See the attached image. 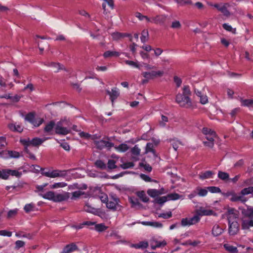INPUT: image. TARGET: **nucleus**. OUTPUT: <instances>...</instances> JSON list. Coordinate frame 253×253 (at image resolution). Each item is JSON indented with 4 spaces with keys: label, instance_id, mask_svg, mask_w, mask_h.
Wrapping results in <instances>:
<instances>
[{
    "label": "nucleus",
    "instance_id": "nucleus-1",
    "mask_svg": "<svg viewBox=\"0 0 253 253\" xmlns=\"http://www.w3.org/2000/svg\"><path fill=\"white\" fill-rule=\"evenodd\" d=\"M191 91L188 85H184L183 87L182 93H178L176 96V102L181 107L191 108L192 106L191 100L189 97Z\"/></svg>",
    "mask_w": 253,
    "mask_h": 253
},
{
    "label": "nucleus",
    "instance_id": "nucleus-2",
    "mask_svg": "<svg viewBox=\"0 0 253 253\" xmlns=\"http://www.w3.org/2000/svg\"><path fill=\"white\" fill-rule=\"evenodd\" d=\"M42 174L48 177L56 178V177H65L67 175V171L65 170L59 169H43Z\"/></svg>",
    "mask_w": 253,
    "mask_h": 253
},
{
    "label": "nucleus",
    "instance_id": "nucleus-3",
    "mask_svg": "<svg viewBox=\"0 0 253 253\" xmlns=\"http://www.w3.org/2000/svg\"><path fill=\"white\" fill-rule=\"evenodd\" d=\"M46 140V138L41 139L38 137H35L32 139L30 138H26L20 139V142L26 146L25 150L28 153L27 146H32L35 147H38L42 144L44 141Z\"/></svg>",
    "mask_w": 253,
    "mask_h": 253
},
{
    "label": "nucleus",
    "instance_id": "nucleus-4",
    "mask_svg": "<svg viewBox=\"0 0 253 253\" xmlns=\"http://www.w3.org/2000/svg\"><path fill=\"white\" fill-rule=\"evenodd\" d=\"M209 5L217 9L226 17L228 18L231 15V12L228 10V8L230 6V4L228 2L210 3Z\"/></svg>",
    "mask_w": 253,
    "mask_h": 253
},
{
    "label": "nucleus",
    "instance_id": "nucleus-5",
    "mask_svg": "<svg viewBox=\"0 0 253 253\" xmlns=\"http://www.w3.org/2000/svg\"><path fill=\"white\" fill-rule=\"evenodd\" d=\"M94 143L96 147L99 150H102L105 148L110 150L114 146V143L110 142V138L108 137H104L103 139L100 140L94 141Z\"/></svg>",
    "mask_w": 253,
    "mask_h": 253
},
{
    "label": "nucleus",
    "instance_id": "nucleus-6",
    "mask_svg": "<svg viewBox=\"0 0 253 253\" xmlns=\"http://www.w3.org/2000/svg\"><path fill=\"white\" fill-rule=\"evenodd\" d=\"M200 220L199 215L196 213L193 217L190 218H184L181 219V224L183 226H190L195 224Z\"/></svg>",
    "mask_w": 253,
    "mask_h": 253
},
{
    "label": "nucleus",
    "instance_id": "nucleus-7",
    "mask_svg": "<svg viewBox=\"0 0 253 253\" xmlns=\"http://www.w3.org/2000/svg\"><path fill=\"white\" fill-rule=\"evenodd\" d=\"M230 217H229V218ZM228 224V232L230 235H235L238 233L239 231V224L236 221L231 222V220L229 219Z\"/></svg>",
    "mask_w": 253,
    "mask_h": 253
},
{
    "label": "nucleus",
    "instance_id": "nucleus-8",
    "mask_svg": "<svg viewBox=\"0 0 253 253\" xmlns=\"http://www.w3.org/2000/svg\"><path fill=\"white\" fill-rule=\"evenodd\" d=\"M120 202V200L117 197H112L109 200H108L107 202H106V207L107 208L113 210H116L117 207H119V203Z\"/></svg>",
    "mask_w": 253,
    "mask_h": 253
},
{
    "label": "nucleus",
    "instance_id": "nucleus-9",
    "mask_svg": "<svg viewBox=\"0 0 253 253\" xmlns=\"http://www.w3.org/2000/svg\"><path fill=\"white\" fill-rule=\"evenodd\" d=\"M70 198V193L67 192H62L61 193L55 194L54 202H61L67 201Z\"/></svg>",
    "mask_w": 253,
    "mask_h": 253
},
{
    "label": "nucleus",
    "instance_id": "nucleus-10",
    "mask_svg": "<svg viewBox=\"0 0 253 253\" xmlns=\"http://www.w3.org/2000/svg\"><path fill=\"white\" fill-rule=\"evenodd\" d=\"M79 250V249L76 243H72L66 245L60 253H71L74 251Z\"/></svg>",
    "mask_w": 253,
    "mask_h": 253
},
{
    "label": "nucleus",
    "instance_id": "nucleus-11",
    "mask_svg": "<svg viewBox=\"0 0 253 253\" xmlns=\"http://www.w3.org/2000/svg\"><path fill=\"white\" fill-rule=\"evenodd\" d=\"M253 220L247 218H243L242 219L241 227L243 230H248L250 228L253 227Z\"/></svg>",
    "mask_w": 253,
    "mask_h": 253
},
{
    "label": "nucleus",
    "instance_id": "nucleus-12",
    "mask_svg": "<svg viewBox=\"0 0 253 253\" xmlns=\"http://www.w3.org/2000/svg\"><path fill=\"white\" fill-rule=\"evenodd\" d=\"M167 16L165 15H157L152 17V23L155 24H164L166 20Z\"/></svg>",
    "mask_w": 253,
    "mask_h": 253
},
{
    "label": "nucleus",
    "instance_id": "nucleus-13",
    "mask_svg": "<svg viewBox=\"0 0 253 253\" xmlns=\"http://www.w3.org/2000/svg\"><path fill=\"white\" fill-rule=\"evenodd\" d=\"M224 231V229L222 227L217 224H214L212 228L211 233L212 235L214 237H217L220 236Z\"/></svg>",
    "mask_w": 253,
    "mask_h": 253
},
{
    "label": "nucleus",
    "instance_id": "nucleus-14",
    "mask_svg": "<svg viewBox=\"0 0 253 253\" xmlns=\"http://www.w3.org/2000/svg\"><path fill=\"white\" fill-rule=\"evenodd\" d=\"M107 92L108 94L110 96L112 104H113L114 100L117 99L120 95L119 89L114 87L111 89V91L107 90Z\"/></svg>",
    "mask_w": 253,
    "mask_h": 253
},
{
    "label": "nucleus",
    "instance_id": "nucleus-15",
    "mask_svg": "<svg viewBox=\"0 0 253 253\" xmlns=\"http://www.w3.org/2000/svg\"><path fill=\"white\" fill-rule=\"evenodd\" d=\"M114 40L117 41L124 37H128L129 38L130 41H132V38L131 35L126 33H121L119 32L113 33L111 35Z\"/></svg>",
    "mask_w": 253,
    "mask_h": 253
},
{
    "label": "nucleus",
    "instance_id": "nucleus-16",
    "mask_svg": "<svg viewBox=\"0 0 253 253\" xmlns=\"http://www.w3.org/2000/svg\"><path fill=\"white\" fill-rule=\"evenodd\" d=\"M21 97L19 95H15L12 96L10 93L4 94L3 95L0 94V98H5L6 99H10L13 102H17L20 100Z\"/></svg>",
    "mask_w": 253,
    "mask_h": 253
},
{
    "label": "nucleus",
    "instance_id": "nucleus-17",
    "mask_svg": "<svg viewBox=\"0 0 253 253\" xmlns=\"http://www.w3.org/2000/svg\"><path fill=\"white\" fill-rule=\"evenodd\" d=\"M8 127L10 130L13 131L21 132L23 130L22 126L16 123H11L8 125Z\"/></svg>",
    "mask_w": 253,
    "mask_h": 253
},
{
    "label": "nucleus",
    "instance_id": "nucleus-18",
    "mask_svg": "<svg viewBox=\"0 0 253 253\" xmlns=\"http://www.w3.org/2000/svg\"><path fill=\"white\" fill-rule=\"evenodd\" d=\"M213 211L211 210H206L203 208H200L196 211L197 215H199V217L203 215H211L213 214Z\"/></svg>",
    "mask_w": 253,
    "mask_h": 253
},
{
    "label": "nucleus",
    "instance_id": "nucleus-19",
    "mask_svg": "<svg viewBox=\"0 0 253 253\" xmlns=\"http://www.w3.org/2000/svg\"><path fill=\"white\" fill-rule=\"evenodd\" d=\"M230 200L232 202L241 201L243 203H244L247 201L246 199L242 196L241 193L238 194L234 192Z\"/></svg>",
    "mask_w": 253,
    "mask_h": 253
},
{
    "label": "nucleus",
    "instance_id": "nucleus-20",
    "mask_svg": "<svg viewBox=\"0 0 253 253\" xmlns=\"http://www.w3.org/2000/svg\"><path fill=\"white\" fill-rule=\"evenodd\" d=\"M196 94L200 97V102L203 104H205L208 102V97L207 95H204L201 91L199 90H195Z\"/></svg>",
    "mask_w": 253,
    "mask_h": 253
},
{
    "label": "nucleus",
    "instance_id": "nucleus-21",
    "mask_svg": "<svg viewBox=\"0 0 253 253\" xmlns=\"http://www.w3.org/2000/svg\"><path fill=\"white\" fill-rule=\"evenodd\" d=\"M120 55L119 52L115 51H107L103 53V56L105 58L112 57H118Z\"/></svg>",
    "mask_w": 253,
    "mask_h": 253
},
{
    "label": "nucleus",
    "instance_id": "nucleus-22",
    "mask_svg": "<svg viewBox=\"0 0 253 253\" xmlns=\"http://www.w3.org/2000/svg\"><path fill=\"white\" fill-rule=\"evenodd\" d=\"M154 144L152 143H147L145 147V154H147L149 152L153 153L154 156H156V153L155 150L154 149Z\"/></svg>",
    "mask_w": 253,
    "mask_h": 253
},
{
    "label": "nucleus",
    "instance_id": "nucleus-23",
    "mask_svg": "<svg viewBox=\"0 0 253 253\" xmlns=\"http://www.w3.org/2000/svg\"><path fill=\"white\" fill-rule=\"evenodd\" d=\"M214 173L211 170H208L204 172H202L199 174V177L201 179H205L211 178Z\"/></svg>",
    "mask_w": 253,
    "mask_h": 253
},
{
    "label": "nucleus",
    "instance_id": "nucleus-24",
    "mask_svg": "<svg viewBox=\"0 0 253 253\" xmlns=\"http://www.w3.org/2000/svg\"><path fill=\"white\" fill-rule=\"evenodd\" d=\"M55 132L57 134H62V135H66L68 134L70 130L68 129V128L63 126L61 127H59L58 128H56L55 129Z\"/></svg>",
    "mask_w": 253,
    "mask_h": 253
},
{
    "label": "nucleus",
    "instance_id": "nucleus-25",
    "mask_svg": "<svg viewBox=\"0 0 253 253\" xmlns=\"http://www.w3.org/2000/svg\"><path fill=\"white\" fill-rule=\"evenodd\" d=\"M239 100L243 106L250 107L253 105V99H243L242 98H240Z\"/></svg>",
    "mask_w": 253,
    "mask_h": 253
},
{
    "label": "nucleus",
    "instance_id": "nucleus-26",
    "mask_svg": "<svg viewBox=\"0 0 253 253\" xmlns=\"http://www.w3.org/2000/svg\"><path fill=\"white\" fill-rule=\"evenodd\" d=\"M44 199L53 201L54 202L55 193L53 191H48L44 194H40Z\"/></svg>",
    "mask_w": 253,
    "mask_h": 253
},
{
    "label": "nucleus",
    "instance_id": "nucleus-27",
    "mask_svg": "<svg viewBox=\"0 0 253 253\" xmlns=\"http://www.w3.org/2000/svg\"><path fill=\"white\" fill-rule=\"evenodd\" d=\"M148 246V244L147 242H140L138 244H132L131 247L135 249H145Z\"/></svg>",
    "mask_w": 253,
    "mask_h": 253
},
{
    "label": "nucleus",
    "instance_id": "nucleus-28",
    "mask_svg": "<svg viewBox=\"0 0 253 253\" xmlns=\"http://www.w3.org/2000/svg\"><path fill=\"white\" fill-rule=\"evenodd\" d=\"M46 65L52 68L55 72H57L59 70L63 69L60 64L55 62H51L48 64H46Z\"/></svg>",
    "mask_w": 253,
    "mask_h": 253
},
{
    "label": "nucleus",
    "instance_id": "nucleus-29",
    "mask_svg": "<svg viewBox=\"0 0 253 253\" xmlns=\"http://www.w3.org/2000/svg\"><path fill=\"white\" fill-rule=\"evenodd\" d=\"M250 194H252L253 196V186H250L243 189L241 191V194L244 197Z\"/></svg>",
    "mask_w": 253,
    "mask_h": 253
},
{
    "label": "nucleus",
    "instance_id": "nucleus-30",
    "mask_svg": "<svg viewBox=\"0 0 253 253\" xmlns=\"http://www.w3.org/2000/svg\"><path fill=\"white\" fill-rule=\"evenodd\" d=\"M115 149L120 152H125L126 151L129 147L127 144L125 143H122L119 145L118 146L115 147Z\"/></svg>",
    "mask_w": 253,
    "mask_h": 253
},
{
    "label": "nucleus",
    "instance_id": "nucleus-31",
    "mask_svg": "<svg viewBox=\"0 0 253 253\" xmlns=\"http://www.w3.org/2000/svg\"><path fill=\"white\" fill-rule=\"evenodd\" d=\"M218 177L223 180V181H226L228 179H229V175L228 173L223 172L222 171H219L218 172Z\"/></svg>",
    "mask_w": 253,
    "mask_h": 253
},
{
    "label": "nucleus",
    "instance_id": "nucleus-32",
    "mask_svg": "<svg viewBox=\"0 0 253 253\" xmlns=\"http://www.w3.org/2000/svg\"><path fill=\"white\" fill-rule=\"evenodd\" d=\"M149 39V33L147 30H143L141 33L140 37L142 42L144 43L148 41Z\"/></svg>",
    "mask_w": 253,
    "mask_h": 253
},
{
    "label": "nucleus",
    "instance_id": "nucleus-33",
    "mask_svg": "<svg viewBox=\"0 0 253 253\" xmlns=\"http://www.w3.org/2000/svg\"><path fill=\"white\" fill-rule=\"evenodd\" d=\"M108 227L105 226L104 223L96 224L94 227L95 230L99 232L104 231Z\"/></svg>",
    "mask_w": 253,
    "mask_h": 253
},
{
    "label": "nucleus",
    "instance_id": "nucleus-34",
    "mask_svg": "<svg viewBox=\"0 0 253 253\" xmlns=\"http://www.w3.org/2000/svg\"><path fill=\"white\" fill-rule=\"evenodd\" d=\"M54 127H55V123L54 121H51L46 125L44 130L45 132H49L52 130Z\"/></svg>",
    "mask_w": 253,
    "mask_h": 253
},
{
    "label": "nucleus",
    "instance_id": "nucleus-35",
    "mask_svg": "<svg viewBox=\"0 0 253 253\" xmlns=\"http://www.w3.org/2000/svg\"><path fill=\"white\" fill-rule=\"evenodd\" d=\"M142 76L147 80L153 79L155 78L154 71L152 72H144L142 73Z\"/></svg>",
    "mask_w": 253,
    "mask_h": 253
},
{
    "label": "nucleus",
    "instance_id": "nucleus-36",
    "mask_svg": "<svg viewBox=\"0 0 253 253\" xmlns=\"http://www.w3.org/2000/svg\"><path fill=\"white\" fill-rule=\"evenodd\" d=\"M95 166L101 169H107V166L106 164L101 160H97L95 163Z\"/></svg>",
    "mask_w": 253,
    "mask_h": 253
},
{
    "label": "nucleus",
    "instance_id": "nucleus-37",
    "mask_svg": "<svg viewBox=\"0 0 253 253\" xmlns=\"http://www.w3.org/2000/svg\"><path fill=\"white\" fill-rule=\"evenodd\" d=\"M9 176L8 169H4L0 170V178L3 179H7Z\"/></svg>",
    "mask_w": 253,
    "mask_h": 253
},
{
    "label": "nucleus",
    "instance_id": "nucleus-38",
    "mask_svg": "<svg viewBox=\"0 0 253 253\" xmlns=\"http://www.w3.org/2000/svg\"><path fill=\"white\" fill-rule=\"evenodd\" d=\"M148 194L151 197H156L161 194L160 191L156 189H149L147 191Z\"/></svg>",
    "mask_w": 253,
    "mask_h": 253
},
{
    "label": "nucleus",
    "instance_id": "nucleus-39",
    "mask_svg": "<svg viewBox=\"0 0 253 253\" xmlns=\"http://www.w3.org/2000/svg\"><path fill=\"white\" fill-rule=\"evenodd\" d=\"M224 247L226 251L231 253H236L238 251L237 248L236 247H234L228 244H224Z\"/></svg>",
    "mask_w": 253,
    "mask_h": 253
},
{
    "label": "nucleus",
    "instance_id": "nucleus-40",
    "mask_svg": "<svg viewBox=\"0 0 253 253\" xmlns=\"http://www.w3.org/2000/svg\"><path fill=\"white\" fill-rule=\"evenodd\" d=\"M7 153L8 157L11 158H18L20 157L19 152L14 151H7Z\"/></svg>",
    "mask_w": 253,
    "mask_h": 253
},
{
    "label": "nucleus",
    "instance_id": "nucleus-41",
    "mask_svg": "<svg viewBox=\"0 0 253 253\" xmlns=\"http://www.w3.org/2000/svg\"><path fill=\"white\" fill-rule=\"evenodd\" d=\"M84 210L86 212L92 213L94 214H95L97 212V210L96 209L92 208L87 204L84 206Z\"/></svg>",
    "mask_w": 253,
    "mask_h": 253
},
{
    "label": "nucleus",
    "instance_id": "nucleus-42",
    "mask_svg": "<svg viewBox=\"0 0 253 253\" xmlns=\"http://www.w3.org/2000/svg\"><path fill=\"white\" fill-rule=\"evenodd\" d=\"M9 175L14 176L16 177H20L22 175V172L15 169H8Z\"/></svg>",
    "mask_w": 253,
    "mask_h": 253
},
{
    "label": "nucleus",
    "instance_id": "nucleus-43",
    "mask_svg": "<svg viewBox=\"0 0 253 253\" xmlns=\"http://www.w3.org/2000/svg\"><path fill=\"white\" fill-rule=\"evenodd\" d=\"M223 28L227 31L230 32L233 34L236 33V29L233 28L232 26L227 23H224L222 25Z\"/></svg>",
    "mask_w": 253,
    "mask_h": 253
},
{
    "label": "nucleus",
    "instance_id": "nucleus-44",
    "mask_svg": "<svg viewBox=\"0 0 253 253\" xmlns=\"http://www.w3.org/2000/svg\"><path fill=\"white\" fill-rule=\"evenodd\" d=\"M138 196L141 199L143 202H147L149 201V198L146 196L143 191L138 193Z\"/></svg>",
    "mask_w": 253,
    "mask_h": 253
},
{
    "label": "nucleus",
    "instance_id": "nucleus-45",
    "mask_svg": "<svg viewBox=\"0 0 253 253\" xmlns=\"http://www.w3.org/2000/svg\"><path fill=\"white\" fill-rule=\"evenodd\" d=\"M196 191H198L197 195H198L200 196H205L207 195L208 193V191L206 189H203L200 187H197L196 188Z\"/></svg>",
    "mask_w": 253,
    "mask_h": 253
},
{
    "label": "nucleus",
    "instance_id": "nucleus-46",
    "mask_svg": "<svg viewBox=\"0 0 253 253\" xmlns=\"http://www.w3.org/2000/svg\"><path fill=\"white\" fill-rule=\"evenodd\" d=\"M167 197L169 200H176L179 199L180 198V196L177 193H174L168 194Z\"/></svg>",
    "mask_w": 253,
    "mask_h": 253
},
{
    "label": "nucleus",
    "instance_id": "nucleus-47",
    "mask_svg": "<svg viewBox=\"0 0 253 253\" xmlns=\"http://www.w3.org/2000/svg\"><path fill=\"white\" fill-rule=\"evenodd\" d=\"M25 119L32 124L35 119V115L33 113H30L25 116Z\"/></svg>",
    "mask_w": 253,
    "mask_h": 253
},
{
    "label": "nucleus",
    "instance_id": "nucleus-48",
    "mask_svg": "<svg viewBox=\"0 0 253 253\" xmlns=\"http://www.w3.org/2000/svg\"><path fill=\"white\" fill-rule=\"evenodd\" d=\"M44 120L42 118H35L33 123H32L33 125L35 127H38L40 126L41 124H42Z\"/></svg>",
    "mask_w": 253,
    "mask_h": 253
},
{
    "label": "nucleus",
    "instance_id": "nucleus-49",
    "mask_svg": "<svg viewBox=\"0 0 253 253\" xmlns=\"http://www.w3.org/2000/svg\"><path fill=\"white\" fill-rule=\"evenodd\" d=\"M34 208V205L32 203H31L26 205L24 208V210H25L26 212L28 213L31 211H33Z\"/></svg>",
    "mask_w": 253,
    "mask_h": 253
},
{
    "label": "nucleus",
    "instance_id": "nucleus-50",
    "mask_svg": "<svg viewBox=\"0 0 253 253\" xmlns=\"http://www.w3.org/2000/svg\"><path fill=\"white\" fill-rule=\"evenodd\" d=\"M125 62L126 63V64H127L128 65L133 66V67H135L138 69L140 68V65L137 62H134V61H131V60H126L125 61Z\"/></svg>",
    "mask_w": 253,
    "mask_h": 253
},
{
    "label": "nucleus",
    "instance_id": "nucleus-51",
    "mask_svg": "<svg viewBox=\"0 0 253 253\" xmlns=\"http://www.w3.org/2000/svg\"><path fill=\"white\" fill-rule=\"evenodd\" d=\"M140 149L137 145H135L131 150L132 154L135 156H139L140 153Z\"/></svg>",
    "mask_w": 253,
    "mask_h": 253
},
{
    "label": "nucleus",
    "instance_id": "nucleus-52",
    "mask_svg": "<svg viewBox=\"0 0 253 253\" xmlns=\"http://www.w3.org/2000/svg\"><path fill=\"white\" fill-rule=\"evenodd\" d=\"M116 162L113 160H109L107 163V168L110 169H114L117 168Z\"/></svg>",
    "mask_w": 253,
    "mask_h": 253
},
{
    "label": "nucleus",
    "instance_id": "nucleus-53",
    "mask_svg": "<svg viewBox=\"0 0 253 253\" xmlns=\"http://www.w3.org/2000/svg\"><path fill=\"white\" fill-rule=\"evenodd\" d=\"M205 136L208 141H214L216 135L215 132L213 131L211 132L209 134L206 135Z\"/></svg>",
    "mask_w": 253,
    "mask_h": 253
},
{
    "label": "nucleus",
    "instance_id": "nucleus-54",
    "mask_svg": "<svg viewBox=\"0 0 253 253\" xmlns=\"http://www.w3.org/2000/svg\"><path fill=\"white\" fill-rule=\"evenodd\" d=\"M208 190L212 193H218L221 192L220 189L218 187L210 186L208 188Z\"/></svg>",
    "mask_w": 253,
    "mask_h": 253
},
{
    "label": "nucleus",
    "instance_id": "nucleus-55",
    "mask_svg": "<svg viewBox=\"0 0 253 253\" xmlns=\"http://www.w3.org/2000/svg\"><path fill=\"white\" fill-rule=\"evenodd\" d=\"M67 185V184L65 182H57L55 183L53 185H51L52 188H58L64 187Z\"/></svg>",
    "mask_w": 253,
    "mask_h": 253
},
{
    "label": "nucleus",
    "instance_id": "nucleus-56",
    "mask_svg": "<svg viewBox=\"0 0 253 253\" xmlns=\"http://www.w3.org/2000/svg\"><path fill=\"white\" fill-rule=\"evenodd\" d=\"M171 145H172L173 149L176 151L179 146L181 145V143L179 140L173 139L171 141Z\"/></svg>",
    "mask_w": 253,
    "mask_h": 253
},
{
    "label": "nucleus",
    "instance_id": "nucleus-57",
    "mask_svg": "<svg viewBox=\"0 0 253 253\" xmlns=\"http://www.w3.org/2000/svg\"><path fill=\"white\" fill-rule=\"evenodd\" d=\"M134 164L132 162H127L124 163L121 165V167L123 169H129L132 168L134 166Z\"/></svg>",
    "mask_w": 253,
    "mask_h": 253
},
{
    "label": "nucleus",
    "instance_id": "nucleus-58",
    "mask_svg": "<svg viewBox=\"0 0 253 253\" xmlns=\"http://www.w3.org/2000/svg\"><path fill=\"white\" fill-rule=\"evenodd\" d=\"M171 27L173 29H180L181 25L179 21L175 20L172 22Z\"/></svg>",
    "mask_w": 253,
    "mask_h": 253
},
{
    "label": "nucleus",
    "instance_id": "nucleus-59",
    "mask_svg": "<svg viewBox=\"0 0 253 253\" xmlns=\"http://www.w3.org/2000/svg\"><path fill=\"white\" fill-rule=\"evenodd\" d=\"M84 194V192L81 191H76L72 193V197L71 198L72 199H74L80 197L81 195Z\"/></svg>",
    "mask_w": 253,
    "mask_h": 253
},
{
    "label": "nucleus",
    "instance_id": "nucleus-60",
    "mask_svg": "<svg viewBox=\"0 0 253 253\" xmlns=\"http://www.w3.org/2000/svg\"><path fill=\"white\" fill-rule=\"evenodd\" d=\"M172 216V213L171 211H169L167 213H161L159 215V217H162L165 219H168Z\"/></svg>",
    "mask_w": 253,
    "mask_h": 253
},
{
    "label": "nucleus",
    "instance_id": "nucleus-61",
    "mask_svg": "<svg viewBox=\"0 0 253 253\" xmlns=\"http://www.w3.org/2000/svg\"><path fill=\"white\" fill-rule=\"evenodd\" d=\"M25 244L24 242H23L22 241H20V240H18V241H16V242H15V248L16 249L18 250L20 248L24 247Z\"/></svg>",
    "mask_w": 253,
    "mask_h": 253
},
{
    "label": "nucleus",
    "instance_id": "nucleus-62",
    "mask_svg": "<svg viewBox=\"0 0 253 253\" xmlns=\"http://www.w3.org/2000/svg\"><path fill=\"white\" fill-rule=\"evenodd\" d=\"M129 201L130 203L132 204V207H134L136 206H138L139 205V203L138 200L134 198H129Z\"/></svg>",
    "mask_w": 253,
    "mask_h": 253
},
{
    "label": "nucleus",
    "instance_id": "nucleus-63",
    "mask_svg": "<svg viewBox=\"0 0 253 253\" xmlns=\"http://www.w3.org/2000/svg\"><path fill=\"white\" fill-rule=\"evenodd\" d=\"M168 122V118L167 117L162 115L161 117V120L160 121V125L162 126H164L166 125V123Z\"/></svg>",
    "mask_w": 253,
    "mask_h": 253
},
{
    "label": "nucleus",
    "instance_id": "nucleus-64",
    "mask_svg": "<svg viewBox=\"0 0 253 253\" xmlns=\"http://www.w3.org/2000/svg\"><path fill=\"white\" fill-rule=\"evenodd\" d=\"M246 215L251 218H253V207L249 208L246 211Z\"/></svg>",
    "mask_w": 253,
    "mask_h": 253
}]
</instances>
